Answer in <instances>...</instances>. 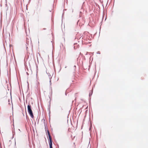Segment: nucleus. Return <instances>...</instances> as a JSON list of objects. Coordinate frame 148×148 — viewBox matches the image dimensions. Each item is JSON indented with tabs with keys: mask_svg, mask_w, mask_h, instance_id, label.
Returning <instances> with one entry per match:
<instances>
[{
	"mask_svg": "<svg viewBox=\"0 0 148 148\" xmlns=\"http://www.w3.org/2000/svg\"><path fill=\"white\" fill-rule=\"evenodd\" d=\"M48 135L49 136V146H50V148H53L52 146V138H51V136H50V134H49V132H48Z\"/></svg>",
	"mask_w": 148,
	"mask_h": 148,
	"instance_id": "nucleus-2",
	"label": "nucleus"
},
{
	"mask_svg": "<svg viewBox=\"0 0 148 148\" xmlns=\"http://www.w3.org/2000/svg\"><path fill=\"white\" fill-rule=\"evenodd\" d=\"M27 110L31 117L32 118H33L34 116L31 109V106L30 104H29L27 106Z\"/></svg>",
	"mask_w": 148,
	"mask_h": 148,
	"instance_id": "nucleus-1",
	"label": "nucleus"
}]
</instances>
